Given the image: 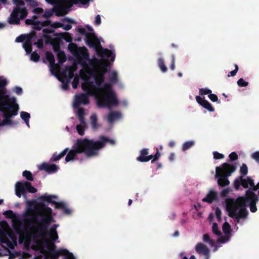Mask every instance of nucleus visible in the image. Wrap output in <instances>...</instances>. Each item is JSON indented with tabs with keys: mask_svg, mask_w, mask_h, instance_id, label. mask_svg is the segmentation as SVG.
Returning <instances> with one entry per match:
<instances>
[{
	"mask_svg": "<svg viewBox=\"0 0 259 259\" xmlns=\"http://www.w3.org/2000/svg\"><path fill=\"white\" fill-rule=\"evenodd\" d=\"M42 37L45 38V42L46 44H51L55 51L56 48H60V38L58 37H54L49 35V34L55 33V30L53 29L45 28L42 29Z\"/></svg>",
	"mask_w": 259,
	"mask_h": 259,
	"instance_id": "obj_12",
	"label": "nucleus"
},
{
	"mask_svg": "<svg viewBox=\"0 0 259 259\" xmlns=\"http://www.w3.org/2000/svg\"><path fill=\"white\" fill-rule=\"evenodd\" d=\"M148 149H143L141 150L140 155L137 158V160L142 162L149 161L152 159V156L148 155Z\"/></svg>",
	"mask_w": 259,
	"mask_h": 259,
	"instance_id": "obj_22",
	"label": "nucleus"
},
{
	"mask_svg": "<svg viewBox=\"0 0 259 259\" xmlns=\"http://www.w3.org/2000/svg\"><path fill=\"white\" fill-rule=\"evenodd\" d=\"M76 114L80 123L76 126V130L78 134L83 136L84 134L85 128L87 127V123L84 117L85 111L84 108H79L78 111H76Z\"/></svg>",
	"mask_w": 259,
	"mask_h": 259,
	"instance_id": "obj_14",
	"label": "nucleus"
},
{
	"mask_svg": "<svg viewBox=\"0 0 259 259\" xmlns=\"http://www.w3.org/2000/svg\"><path fill=\"white\" fill-rule=\"evenodd\" d=\"M21 118L24 120H29L30 115L29 113L25 111H22L20 113Z\"/></svg>",
	"mask_w": 259,
	"mask_h": 259,
	"instance_id": "obj_50",
	"label": "nucleus"
},
{
	"mask_svg": "<svg viewBox=\"0 0 259 259\" xmlns=\"http://www.w3.org/2000/svg\"><path fill=\"white\" fill-rule=\"evenodd\" d=\"M42 27V25L40 24V22L38 21H36L33 26V29L36 30H40Z\"/></svg>",
	"mask_w": 259,
	"mask_h": 259,
	"instance_id": "obj_60",
	"label": "nucleus"
},
{
	"mask_svg": "<svg viewBox=\"0 0 259 259\" xmlns=\"http://www.w3.org/2000/svg\"><path fill=\"white\" fill-rule=\"evenodd\" d=\"M238 70V66L237 64H235V69L229 72L228 74V76H229V77L234 76L235 75H236Z\"/></svg>",
	"mask_w": 259,
	"mask_h": 259,
	"instance_id": "obj_62",
	"label": "nucleus"
},
{
	"mask_svg": "<svg viewBox=\"0 0 259 259\" xmlns=\"http://www.w3.org/2000/svg\"><path fill=\"white\" fill-rule=\"evenodd\" d=\"M217 193L215 191L211 190L202 200L203 202H206L210 204L212 203L213 201L217 200Z\"/></svg>",
	"mask_w": 259,
	"mask_h": 259,
	"instance_id": "obj_23",
	"label": "nucleus"
},
{
	"mask_svg": "<svg viewBox=\"0 0 259 259\" xmlns=\"http://www.w3.org/2000/svg\"><path fill=\"white\" fill-rule=\"evenodd\" d=\"M219 168V167H216L215 168V178H218L217 183L218 186L221 188H224L230 184L228 177L230 176V172L228 173V175L226 176H223L218 171Z\"/></svg>",
	"mask_w": 259,
	"mask_h": 259,
	"instance_id": "obj_16",
	"label": "nucleus"
},
{
	"mask_svg": "<svg viewBox=\"0 0 259 259\" xmlns=\"http://www.w3.org/2000/svg\"><path fill=\"white\" fill-rule=\"evenodd\" d=\"M61 21L63 22L69 23V24H67L66 25L63 24V27H62V28H63V29L65 30H69L70 29H71L72 28L71 24L74 23V22L72 19H71L67 17L62 19Z\"/></svg>",
	"mask_w": 259,
	"mask_h": 259,
	"instance_id": "obj_31",
	"label": "nucleus"
},
{
	"mask_svg": "<svg viewBox=\"0 0 259 259\" xmlns=\"http://www.w3.org/2000/svg\"><path fill=\"white\" fill-rule=\"evenodd\" d=\"M121 117V114L117 111L110 112L107 117V120L109 123H112L115 120Z\"/></svg>",
	"mask_w": 259,
	"mask_h": 259,
	"instance_id": "obj_28",
	"label": "nucleus"
},
{
	"mask_svg": "<svg viewBox=\"0 0 259 259\" xmlns=\"http://www.w3.org/2000/svg\"><path fill=\"white\" fill-rule=\"evenodd\" d=\"M88 95H89L88 94V93H81L75 96V99L73 102V107L77 109L76 111H78L79 108H83L82 107H79L80 104L87 105L89 104L90 101Z\"/></svg>",
	"mask_w": 259,
	"mask_h": 259,
	"instance_id": "obj_15",
	"label": "nucleus"
},
{
	"mask_svg": "<svg viewBox=\"0 0 259 259\" xmlns=\"http://www.w3.org/2000/svg\"><path fill=\"white\" fill-rule=\"evenodd\" d=\"M56 245L53 243L52 247L48 249V255L50 259H58L60 256H65L64 259H75L73 254L66 249H56Z\"/></svg>",
	"mask_w": 259,
	"mask_h": 259,
	"instance_id": "obj_11",
	"label": "nucleus"
},
{
	"mask_svg": "<svg viewBox=\"0 0 259 259\" xmlns=\"http://www.w3.org/2000/svg\"><path fill=\"white\" fill-rule=\"evenodd\" d=\"M39 55L36 52H33L31 53L30 57L31 60L35 62H37L39 60Z\"/></svg>",
	"mask_w": 259,
	"mask_h": 259,
	"instance_id": "obj_54",
	"label": "nucleus"
},
{
	"mask_svg": "<svg viewBox=\"0 0 259 259\" xmlns=\"http://www.w3.org/2000/svg\"><path fill=\"white\" fill-rule=\"evenodd\" d=\"M101 93L96 96L97 105L99 107L111 108L118 104L115 93L110 83H105L102 88H99Z\"/></svg>",
	"mask_w": 259,
	"mask_h": 259,
	"instance_id": "obj_5",
	"label": "nucleus"
},
{
	"mask_svg": "<svg viewBox=\"0 0 259 259\" xmlns=\"http://www.w3.org/2000/svg\"><path fill=\"white\" fill-rule=\"evenodd\" d=\"M34 45H36L38 49H42L44 48V41L42 39L39 38L34 43Z\"/></svg>",
	"mask_w": 259,
	"mask_h": 259,
	"instance_id": "obj_59",
	"label": "nucleus"
},
{
	"mask_svg": "<svg viewBox=\"0 0 259 259\" xmlns=\"http://www.w3.org/2000/svg\"><path fill=\"white\" fill-rule=\"evenodd\" d=\"M28 11L26 8H20L17 6L13 10L9 18L11 24H19L21 19H24L27 16Z\"/></svg>",
	"mask_w": 259,
	"mask_h": 259,
	"instance_id": "obj_10",
	"label": "nucleus"
},
{
	"mask_svg": "<svg viewBox=\"0 0 259 259\" xmlns=\"http://www.w3.org/2000/svg\"><path fill=\"white\" fill-rule=\"evenodd\" d=\"M68 50L72 53H75L77 52V50L79 49L76 44L71 42L69 43L68 47Z\"/></svg>",
	"mask_w": 259,
	"mask_h": 259,
	"instance_id": "obj_43",
	"label": "nucleus"
},
{
	"mask_svg": "<svg viewBox=\"0 0 259 259\" xmlns=\"http://www.w3.org/2000/svg\"><path fill=\"white\" fill-rule=\"evenodd\" d=\"M215 215L217 217V218L219 221L221 220V214H222V211L219 208L217 207L215 209Z\"/></svg>",
	"mask_w": 259,
	"mask_h": 259,
	"instance_id": "obj_64",
	"label": "nucleus"
},
{
	"mask_svg": "<svg viewBox=\"0 0 259 259\" xmlns=\"http://www.w3.org/2000/svg\"><path fill=\"white\" fill-rule=\"evenodd\" d=\"M77 31L79 33L85 36L84 40L86 44L90 48L94 49L99 57L107 62H108L109 59L111 62L114 61L115 54L111 50L103 48L98 37L94 33L88 32L84 28L80 26L77 27Z\"/></svg>",
	"mask_w": 259,
	"mask_h": 259,
	"instance_id": "obj_4",
	"label": "nucleus"
},
{
	"mask_svg": "<svg viewBox=\"0 0 259 259\" xmlns=\"http://www.w3.org/2000/svg\"><path fill=\"white\" fill-rule=\"evenodd\" d=\"M91 124L93 129L96 130L99 126L98 123L97 116L95 113L92 114L90 117Z\"/></svg>",
	"mask_w": 259,
	"mask_h": 259,
	"instance_id": "obj_32",
	"label": "nucleus"
},
{
	"mask_svg": "<svg viewBox=\"0 0 259 259\" xmlns=\"http://www.w3.org/2000/svg\"><path fill=\"white\" fill-rule=\"evenodd\" d=\"M53 204L55 205V208L61 209L63 212L66 214H70L71 213V210L67 208L65 204L63 202H53Z\"/></svg>",
	"mask_w": 259,
	"mask_h": 259,
	"instance_id": "obj_25",
	"label": "nucleus"
},
{
	"mask_svg": "<svg viewBox=\"0 0 259 259\" xmlns=\"http://www.w3.org/2000/svg\"><path fill=\"white\" fill-rule=\"evenodd\" d=\"M52 198H57V197L56 196L49 195L47 194H45L40 196L39 197V200L43 202H48V203L53 204V202H55V201H53Z\"/></svg>",
	"mask_w": 259,
	"mask_h": 259,
	"instance_id": "obj_29",
	"label": "nucleus"
},
{
	"mask_svg": "<svg viewBox=\"0 0 259 259\" xmlns=\"http://www.w3.org/2000/svg\"><path fill=\"white\" fill-rule=\"evenodd\" d=\"M81 4L83 5L88 4V1H82L80 0H67L63 4H60L55 8V14L57 16H62L67 14L69 9L73 5Z\"/></svg>",
	"mask_w": 259,
	"mask_h": 259,
	"instance_id": "obj_9",
	"label": "nucleus"
},
{
	"mask_svg": "<svg viewBox=\"0 0 259 259\" xmlns=\"http://www.w3.org/2000/svg\"><path fill=\"white\" fill-rule=\"evenodd\" d=\"M211 93V91L207 88H201L199 89V94L200 95H210Z\"/></svg>",
	"mask_w": 259,
	"mask_h": 259,
	"instance_id": "obj_52",
	"label": "nucleus"
},
{
	"mask_svg": "<svg viewBox=\"0 0 259 259\" xmlns=\"http://www.w3.org/2000/svg\"><path fill=\"white\" fill-rule=\"evenodd\" d=\"M195 250L199 254L205 256V259H208L210 250L208 248L202 243H198L195 246Z\"/></svg>",
	"mask_w": 259,
	"mask_h": 259,
	"instance_id": "obj_19",
	"label": "nucleus"
},
{
	"mask_svg": "<svg viewBox=\"0 0 259 259\" xmlns=\"http://www.w3.org/2000/svg\"><path fill=\"white\" fill-rule=\"evenodd\" d=\"M196 100L199 105L209 112H213L214 111V109L212 105L208 101L205 100L204 98H202L199 96H197L196 97Z\"/></svg>",
	"mask_w": 259,
	"mask_h": 259,
	"instance_id": "obj_21",
	"label": "nucleus"
},
{
	"mask_svg": "<svg viewBox=\"0 0 259 259\" xmlns=\"http://www.w3.org/2000/svg\"><path fill=\"white\" fill-rule=\"evenodd\" d=\"M57 58L60 63H63L66 60L65 54L63 51H59L57 54Z\"/></svg>",
	"mask_w": 259,
	"mask_h": 259,
	"instance_id": "obj_42",
	"label": "nucleus"
},
{
	"mask_svg": "<svg viewBox=\"0 0 259 259\" xmlns=\"http://www.w3.org/2000/svg\"><path fill=\"white\" fill-rule=\"evenodd\" d=\"M22 176L25 177L26 180L29 181H33V176L32 173L28 170H24L22 173Z\"/></svg>",
	"mask_w": 259,
	"mask_h": 259,
	"instance_id": "obj_41",
	"label": "nucleus"
},
{
	"mask_svg": "<svg viewBox=\"0 0 259 259\" xmlns=\"http://www.w3.org/2000/svg\"><path fill=\"white\" fill-rule=\"evenodd\" d=\"M59 168V167L55 164H49L46 162H43L39 167L40 170H45L49 174L56 172Z\"/></svg>",
	"mask_w": 259,
	"mask_h": 259,
	"instance_id": "obj_18",
	"label": "nucleus"
},
{
	"mask_svg": "<svg viewBox=\"0 0 259 259\" xmlns=\"http://www.w3.org/2000/svg\"><path fill=\"white\" fill-rule=\"evenodd\" d=\"M203 241L204 242L208 243L210 245H213L214 242L210 238L209 234H205L203 235Z\"/></svg>",
	"mask_w": 259,
	"mask_h": 259,
	"instance_id": "obj_49",
	"label": "nucleus"
},
{
	"mask_svg": "<svg viewBox=\"0 0 259 259\" xmlns=\"http://www.w3.org/2000/svg\"><path fill=\"white\" fill-rule=\"evenodd\" d=\"M251 157L259 165V151L252 153L251 155Z\"/></svg>",
	"mask_w": 259,
	"mask_h": 259,
	"instance_id": "obj_56",
	"label": "nucleus"
},
{
	"mask_svg": "<svg viewBox=\"0 0 259 259\" xmlns=\"http://www.w3.org/2000/svg\"><path fill=\"white\" fill-rule=\"evenodd\" d=\"M152 156V159L151 160V163H153L155 162L156 160L158 159V158L160 157L161 154L159 153L158 149H156V152L154 155H151Z\"/></svg>",
	"mask_w": 259,
	"mask_h": 259,
	"instance_id": "obj_57",
	"label": "nucleus"
},
{
	"mask_svg": "<svg viewBox=\"0 0 259 259\" xmlns=\"http://www.w3.org/2000/svg\"><path fill=\"white\" fill-rule=\"evenodd\" d=\"M239 179L242 181V186L245 189H249V188H252L254 186V180L250 177L243 178V176H239Z\"/></svg>",
	"mask_w": 259,
	"mask_h": 259,
	"instance_id": "obj_24",
	"label": "nucleus"
},
{
	"mask_svg": "<svg viewBox=\"0 0 259 259\" xmlns=\"http://www.w3.org/2000/svg\"><path fill=\"white\" fill-rule=\"evenodd\" d=\"M4 214L7 218L13 219L16 217L14 212L11 210H6L4 212Z\"/></svg>",
	"mask_w": 259,
	"mask_h": 259,
	"instance_id": "obj_51",
	"label": "nucleus"
},
{
	"mask_svg": "<svg viewBox=\"0 0 259 259\" xmlns=\"http://www.w3.org/2000/svg\"><path fill=\"white\" fill-rule=\"evenodd\" d=\"M19 106L18 104L10 105L6 101L0 100V111L3 113L4 118L2 122V126L12 125L11 118L18 114Z\"/></svg>",
	"mask_w": 259,
	"mask_h": 259,
	"instance_id": "obj_6",
	"label": "nucleus"
},
{
	"mask_svg": "<svg viewBox=\"0 0 259 259\" xmlns=\"http://www.w3.org/2000/svg\"><path fill=\"white\" fill-rule=\"evenodd\" d=\"M234 187L236 190H239L240 186H242V181L239 177L234 181Z\"/></svg>",
	"mask_w": 259,
	"mask_h": 259,
	"instance_id": "obj_48",
	"label": "nucleus"
},
{
	"mask_svg": "<svg viewBox=\"0 0 259 259\" xmlns=\"http://www.w3.org/2000/svg\"><path fill=\"white\" fill-rule=\"evenodd\" d=\"M254 191L248 189L245 192L244 196L240 197L235 199L229 198L225 200L226 209L229 217L235 220L239 223L241 219H246L248 215L246 206L248 203L250 210L255 212L257 210L256 203L258 201V196Z\"/></svg>",
	"mask_w": 259,
	"mask_h": 259,
	"instance_id": "obj_2",
	"label": "nucleus"
},
{
	"mask_svg": "<svg viewBox=\"0 0 259 259\" xmlns=\"http://www.w3.org/2000/svg\"><path fill=\"white\" fill-rule=\"evenodd\" d=\"M0 242L6 244L7 245L11 248H13V244L10 239L5 235L1 236L0 235Z\"/></svg>",
	"mask_w": 259,
	"mask_h": 259,
	"instance_id": "obj_33",
	"label": "nucleus"
},
{
	"mask_svg": "<svg viewBox=\"0 0 259 259\" xmlns=\"http://www.w3.org/2000/svg\"><path fill=\"white\" fill-rule=\"evenodd\" d=\"M46 58L47 60L49 62L51 66L55 65V57L52 53L50 52H47L46 53Z\"/></svg>",
	"mask_w": 259,
	"mask_h": 259,
	"instance_id": "obj_36",
	"label": "nucleus"
},
{
	"mask_svg": "<svg viewBox=\"0 0 259 259\" xmlns=\"http://www.w3.org/2000/svg\"><path fill=\"white\" fill-rule=\"evenodd\" d=\"M68 151V148H66L64 149L59 154H57L56 153H54L50 159V161L51 162H56V161L59 160L67 154Z\"/></svg>",
	"mask_w": 259,
	"mask_h": 259,
	"instance_id": "obj_26",
	"label": "nucleus"
},
{
	"mask_svg": "<svg viewBox=\"0 0 259 259\" xmlns=\"http://www.w3.org/2000/svg\"><path fill=\"white\" fill-rule=\"evenodd\" d=\"M217 167L220 168L218 171L220 172L223 176H226L228 173L230 172V176L236 170V166L233 164H230L228 163H224L221 166H217Z\"/></svg>",
	"mask_w": 259,
	"mask_h": 259,
	"instance_id": "obj_17",
	"label": "nucleus"
},
{
	"mask_svg": "<svg viewBox=\"0 0 259 259\" xmlns=\"http://www.w3.org/2000/svg\"><path fill=\"white\" fill-rule=\"evenodd\" d=\"M213 158L215 159H221L224 158V155L218 152L215 151L213 153Z\"/></svg>",
	"mask_w": 259,
	"mask_h": 259,
	"instance_id": "obj_61",
	"label": "nucleus"
},
{
	"mask_svg": "<svg viewBox=\"0 0 259 259\" xmlns=\"http://www.w3.org/2000/svg\"><path fill=\"white\" fill-rule=\"evenodd\" d=\"M27 192L35 193L37 192V189L32 186L31 184L29 182L21 181L16 183L15 194L17 196L20 198L22 196L27 199Z\"/></svg>",
	"mask_w": 259,
	"mask_h": 259,
	"instance_id": "obj_8",
	"label": "nucleus"
},
{
	"mask_svg": "<svg viewBox=\"0 0 259 259\" xmlns=\"http://www.w3.org/2000/svg\"><path fill=\"white\" fill-rule=\"evenodd\" d=\"M158 64L159 68L163 72H166L167 71V68L166 66L163 59L160 58L158 60Z\"/></svg>",
	"mask_w": 259,
	"mask_h": 259,
	"instance_id": "obj_35",
	"label": "nucleus"
},
{
	"mask_svg": "<svg viewBox=\"0 0 259 259\" xmlns=\"http://www.w3.org/2000/svg\"><path fill=\"white\" fill-rule=\"evenodd\" d=\"M63 76L65 77L66 80H70L74 76L73 72L71 70L70 68L69 69L68 74H62Z\"/></svg>",
	"mask_w": 259,
	"mask_h": 259,
	"instance_id": "obj_58",
	"label": "nucleus"
},
{
	"mask_svg": "<svg viewBox=\"0 0 259 259\" xmlns=\"http://www.w3.org/2000/svg\"><path fill=\"white\" fill-rule=\"evenodd\" d=\"M13 227L18 234H21L24 232V228L22 227L21 222L19 220L17 223H13Z\"/></svg>",
	"mask_w": 259,
	"mask_h": 259,
	"instance_id": "obj_30",
	"label": "nucleus"
},
{
	"mask_svg": "<svg viewBox=\"0 0 259 259\" xmlns=\"http://www.w3.org/2000/svg\"><path fill=\"white\" fill-rule=\"evenodd\" d=\"M212 232L220 236L221 234V232L219 230L218 224L216 223H213L212 227Z\"/></svg>",
	"mask_w": 259,
	"mask_h": 259,
	"instance_id": "obj_47",
	"label": "nucleus"
},
{
	"mask_svg": "<svg viewBox=\"0 0 259 259\" xmlns=\"http://www.w3.org/2000/svg\"><path fill=\"white\" fill-rule=\"evenodd\" d=\"M24 35L25 36V41H28V42H32L31 40L32 39L37 38L36 33L34 31H33L28 34Z\"/></svg>",
	"mask_w": 259,
	"mask_h": 259,
	"instance_id": "obj_39",
	"label": "nucleus"
},
{
	"mask_svg": "<svg viewBox=\"0 0 259 259\" xmlns=\"http://www.w3.org/2000/svg\"><path fill=\"white\" fill-rule=\"evenodd\" d=\"M237 84L240 87H245L248 85V82L245 81L244 79L241 78L237 82Z\"/></svg>",
	"mask_w": 259,
	"mask_h": 259,
	"instance_id": "obj_55",
	"label": "nucleus"
},
{
	"mask_svg": "<svg viewBox=\"0 0 259 259\" xmlns=\"http://www.w3.org/2000/svg\"><path fill=\"white\" fill-rule=\"evenodd\" d=\"M54 36H59L57 37L60 38V41L61 40V39H63L69 43H71L72 41V36L68 32L56 33L54 34Z\"/></svg>",
	"mask_w": 259,
	"mask_h": 259,
	"instance_id": "obj_27",
	"label": "nucleus"
},
{
	"mask_svg": "<svg viewBox=\"0 0 259 259\" xmlns=\"http://www.w3.org/2000/svg\"><path fill=\"white\" fill-rule=\"evenodd\" d=\"M79 73L82 75V78L84 80V82L82 84V90L90 95H94V90H98V87H96L94 83L90 80L92 75L91 72L85 68L80 69Z\"/></svg>",
	"mask_w": 259,
	"mask_h": 259,
	"instance_id": "obj_7",
	"label": "nucleus"
},
{
	"mask_svg": "<svg viewBox=\"0 0 259 259\" xmlns=\"http://www.w3.org/2000/svg\"><path fill=\"white\" fill-rule=\"evenodd\" d=\"M109 80L111 82L115 83L118 81V76L116 72L113 71L110 77H109Z\"/></svg>",
	"mask_w": 259,
	"mask_h": 259,
	"instance_id": "obj_46",
	"label": "nucleus"
},
{
	"mask_svg": "<svg viewBox=\"0 0 259 259\" xmlns=\"http://www.w3.org/2000/svg\"><path fill=\"white\" fill-rule=\"evenodd\" d=\"M195 144L193 141H189L186 142L183 145L182 150L183 151H185L190 148H191Z\"/></svg>",
	"mask_w": 259,
	"mask_h": 259,
	"instance_id": "obj_40",
	"label": "nucleus"
},
{
	"mask_svg": "<svg viewBox=\"0 0 259 259\" xmlns=\"http://www.w3.org/2000/svg\"><path fill=\"white\" fill-rule=\"evenodd\" d=\"M37 216L29 213L26 214L31 217L24 220L25 224L30 228L34 237L43 238L47 232L52 241H55L58 238L56 230L58 225L55 224L49 231L47 230L51 223L54 221L52 208L43 203H39L37 204Z\"/></svg>",
	"mask_w": 259,
	"mask_h": 259,
	"instance_id": "obj_1",
	"label": "nucleus"
},
{
	"mask_svg": "<svg viewBox=\"0 0 259 259\" xmlns=\"http://www.w3.org/2000/svg\"><path fill=\"white\" fill-rule=\"evenodd\" d=\"M223 231L226 235L229 234L231 232L230 225L227 222H225L222 227Z\"/></svg>",
	"mask_w": 259,
	"mask_h": 259,
	"instance_id": "obj_38",
	"label": "nucleus"
},
{
	"mask_svg": "<svg viewBox=\"0 0 259 259\" xmlns=\"http://www.w3.org/2000/svg\"><path fill=\"white\" fill-rule=\"evenodd\" d=\"M37 18V17L34 15L32 19H27L25 21V24L28 25H32L33 26L36 21L35 19Z\"/></svg>",
	"mask_w": 259,
	"mask_h": 259,
	"instance_id": "obj_53",
	"label": "nucleus"
},
{
	"mask_svg": "<svg viewBox=\"0 0 259 259\" xmlns=\"http://www.w3.org/2000/svg\"><path fill=\"white\" fill-rule=\"evenodd\" d=\"M76 55L77 58L81 60L80 63L83 67V68H87L88 67V64L85 61V60L89 61V64L91 66H94L93 61L89 58V54L85 47H83L82 48H79Z\"/></svg>",
	"mask_w": 259,
	"mask_h": 259,
	"instance_id": "obj_13",
	"label": "nucleus"
},
{
	"mask_svg": "<svg viewBox=\"0 0 259 259\" xmlns=\"http://www.w3.org/2000/svg\"><path fill=\"white\" fill-rule=\"evenodd\" d=\"M231 190V189L228 187L223 189L220 192V197L222 198H226L230 193Z\"/></svg>",
	"mask_w": 259,
	"mask_h": 259,
	"instance_id": "obj_45",
	"label": "nucleus"
},
{
	"mask_svg": "<svg viewBox=\"0 0 259 259\" xmlns=\"http://www.w3.org/2000/svg\"><path fill=\"white\" fill-rule=\"evenodd\" d=\"M240 173L241 175L240 176H243V178L247 174L248 167L246 164H242L240 169Z\"/></svg>",
	"mask_w": 259,
	"mask_h": 259,
	"instance_id": "obj_44",
	"label": "nucleus"
},
{
	"mask_svg": "<svg viewBox=\"0 0 259 259\" xmlns=\"http://www.w3.org/2000/svg\"><path fill=\"white\" fill-rule=\"evenodd\" d=\"M23 46L27 54L31 53L32 50V42H28V41H25L24 42Z\"/></svg>",
	"mask_w": 259,
	"mask_h": 259,
	"instance_id": "obj_37",
	"label": "nucleus"
},
{
	"mask_svg": "<svg viewBox=\"0 0 259 259\" xmlns=\"http://www.w3.org/2000/svg\"><path fill=\"white\" fill-rule=\"evenodd\" d=\"M106 72V69L105 68L103 70L98 73L95 72L93 74L94 79L96 85L98 86V91H99V88H101V85L105 80V74Z\"/></svg>",
	"mask_w": 259,
	"mask_h": 259,
	"instance_id": "obj_20",
	"label": "nucleus"
},
{
	"mask_svg": "<svg viewBox=\"0 0 259 259\" xmlns=\"http://www.w3.org/2000/svg\"><path fill=\"white\" fill-rule=\"evenodd\" d=\"M0 100H3L6 101L8 104L9 102L13 103V105L17 104L16 103V99L15 97L9 98V96L5 95V96H0Z\"/></svg>",
	"mask_w": 259,
	"mask_h": 259,
	"instance_id": "obj_34",
	"label": "nucleus"
},
{
	"mask_svg": "<svg viewBox=\"0 0 259 259\" xmlns=\"http://www.w3.org/2000/svg\"><path fill=\"white\" fill-rule=\"evenodd\" d=\"M99 140L94 141L93 140H89L87 138L78 139L71 150L68 149L65 157V162H68L71 160L76 159L77 155L84 153L87 157H92L97 156L99 150L105 147L107 143L113 145L115 141L108 138L100 136Z\"/></svg>",
	"mask_w": 259,
	"mask_h": 259,
	"instance_id": "obj_3",
	"label": "nucleus"
},
{
	"mask_svg": "<svg viewBox=\"0 0 259 259\" xmlns=\"http://www.w3.org/2000/svg\"><path fill=\"white\" fill-rule=\"evenodd\" d=\"M229 157L231 161L236 160L238 158V155L235 152H232L231 153L229 154Z\"/></svg>",
	"mask_w": 259,
	"mask_h": 259,
	"instance_id": "obj_63",
	"label": "nucleus"
}]
</instances>
